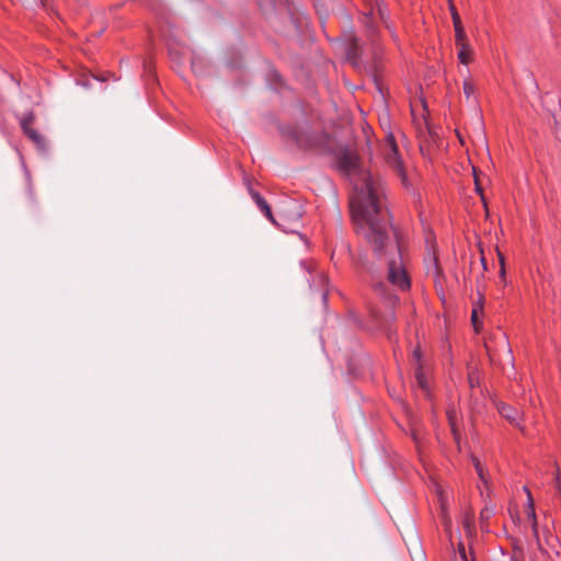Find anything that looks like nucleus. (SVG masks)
Wrapping results in <instances>:
<instances>
[{
	"mask_svg": "<svg viewBox=\"0 0 561 561\" xmlns=\"http://www.w3.org/2000/svg\"><path fill=\"white\" fill-rule=\"evenodd\" d=\"M355 232L363 238L379 257L388 260V280L400 289L410 288V279L402 259L401 247L390 234V216L381 179L368 173L364 187L351 199Z\"/></svg>",
	"mask_w": 561,
	"mask_h": 561,
	"instance_id": "nucleus-1",
	"label": "nucleus"
},
{
	"mask_svg": "<svg viewBox=\"0 0 561 561\" xmlns=\"http://www.w3.org/2000/svg\"><path fill=\"white\" fill-rule=\"evenodd\" d=\"M382 154L387 165L392 169L401 179L403 185L408 186V176L404 168V162L399 153L398 146L394 137L390 134L385 138L382 145Z\"/></svg>",
	"mask_w": 561,
	"mask_h": 561,
	"instance_id": "nucleus-2",
	"label": "nucleus"
},
{
	"mask_svg": "<svg viewBox=\"0 0 561 561\" xmlns=\"http://www.w3.org/2000/svg\"><path fill=\"white\" fill-rule=\"evenodd\" d=\"M336 164L341 173L351 175L358 170V156L351 149L342 148L336 153Z\"/></svg>",
	"mask_w": 561,
	"mask_h": 561,
	"instance_id": "nucleus-3",
	"label": "nucleus"
},
{
	"mask_svg": "<svg viewBox=\"0 0 561 561\" xmlns=\"http://www.w3.org/2000/svg\"><path fill=\"white\" fill-rule=\"evenodd\" d=\"M497 410L500 414L507 420L512 425L518 427L523 433L525 432L524 426L522 425L523 421V412L518 409L511 407L506 403H500L497 405Z\"/></svg>",
	"mask_w": 561,
	"mask_h": 561,
	"instance_id": "nucleus-4",
	"label": "nucleus"
},
{
	"mask_svg": "<svg viewBox=\"0 0 561 561\" xmlns=\"http://www.w3.org/2000/svg\"><path fill=\"white\" fill-rule=\"evenodd\" d=\"M386 11L379 3V0H375V7H373L368 13L365 14V24L366 27L374 32L375 22L379 19L381 22L386 23Z\"/></svg>",
	"mask_w": 561,
	"mask_h": 561,
	"instance_id": "nucleus-5",
	"label": "nucleus"
},
{
	"mask_svg": "<svg viewBox=\"0 0 561 561\" xmlns=\"http://www.w3.org/2000/svg\"><path fill=\"white\" fill-rule=\"evenodd\" d=\"M458 48V59L461 64L468 65L472 61L473 50L469 44V42L466 43H459L456 44Z\"/></svg>",
	"mask_w": 561,
	"mask_h": 561,
	"instance_id": "nucleus-6",
	"label": "nucleus"
},
{
	"mask_svg": "<svg viewBox=\"0 0 561 561\" xmlns=\"http://www.w3.org/2000/svg\"><path fill=\"white\" fill-rule=\"evenodd\" d=\"M251 196L252 198L254 199V202L256 203V205L259 206V208L264 213V215L275 225L277 226H280V224H278L274 217H273V214H272V210L268 206V204L266 203V201L257 193V192H252L251 193Z\"/></svg>",
	"mask_w": 561,
	"mask_h": 561,
	"instance_id": "nucleus-7",
	"label": "nucleus"
},
{
	"mask_svg": "<svg viewBox=\"0 0 561 561\" xmlns=\"http://www.w3.org/2000/svg\"><path fill=\"white\" fill-rule=\"evenodd\" d=\"M527 516L531 519V527H533L534 536L537 540L538 549L542 553H546V550L542 548V545H541L539 536H538V530H537L538 523H537L535 507H527Z\"/></svg>",
	"mask_w": 561,
	"mask_h": 561,
	"instance_id": "nucleus-8",
	"label": "nucleus"
},
{
	"mask_svg": "<svg viewBox=\"0 0 561 561\" xmlns=\"http://www.w3.org/2000/svg\"><path fill=\"white\" fill-rule=\"evenodd\" d=\"M346 54H347V57L351 60H353L354 62H356V60L359 58V56H360V48H359V44H358V41H357L356 37H352L350 39V44H348Z\"/></svg>",
	"mask_w": 561,
	"mask_h": 561,
	"instance_id": "nucleus-9",
	"label": "nucleus"
},
{
	"mask_svg": "<svg viewBox=\"0 0 561 561\" xmlns=\"http://www.w3.org/2000/svg\"><path fill=\"white\" fill-rule=\"evenodd\" d=\"M455 28V44L468 42L467 34L462 26V23L454 24Z\"/></svg>",
	"mask_w": 561,
	"mask_h": 561,
	"instance_id": "nucleus-10",
	"label": "nucleus"
},
{
	"mask_svg": "<svg viewBox=\"0 0 561 561\" xmlns=\"http://www.w3.org/2000/svg\"><path fill=\"white\" fill-rule=\"evenodd\" d=\"M472 462H473L474 469H476L481 482L485 486H488V478H486V473L483 469L482 463L480 462V460L477 457H472Z\"/></svg>",
	"mask_w": 561,
	"mask_h": 561,
	"instance_id": "nucleus-11",
	"label": "nucleus"
},
{
	"mask_svg": "<svg viewBox=\"0 0 561 561\" xmlns=\"http://www.w3.org/2000/svg\"><path fill=\"white\" fill-rule=\"evenodd\" d=\"M476 93V84L470 78L463 80V94L469 100Z\"/></svg>",
	"mask_w": 561,
	"mask_h": 561,
	"instance_id": "nucleus-12",
	"label": "nucleus"
},
{
	"mask_svg": "<svg viewBox=\"0 0 561 561\" xmlns=\"http://www.w3.org/2000/svg\"><path fill=\"white\" fill-rule=\"evenodd\" d=\"M415 379H416V382L420 386V388H422L423 390L426 391L427 390V379H426L424 373L422 371L421 366H419L415 371Z\"/></svg>",
	"mask_w": 561,
	"mask_h": 561,
	"instance_id": "nucleus-13",
	"label": "nucleus"
},
{
	"mask_svg": "<svg viewBox=\"0 0 561 561\" xmlns=\"http://www.w3.org/2000/svg\"><path fill=\"white\" fill-rule=\"evenodd\" d=\"M27 137L39 148L45 149L44 138L34 129Z\"/></svg>",
	"mask_w": 561,
	"mask_h": 561,
	"instance_id": "nucleus-14",
	"label": "nucleus"
},
{
	"mask_svg": "<svg viewBox=\"0 0 561 561\" xmlns=\"http://www.w3.org/2000/svg\"><path fill=\"white\" fill-rule=\"evenodd\" d=\"M32 123H33V116H31V115L28 117L23 118L21 122L22 129L26 136L34 130L31 126Z\"/></svg>",
	"mask_w": 561,
	"mask_h": 561,
	"instance_id": "nucleus-15",
	"label": "nucleus"
},
{
	"mask_svg": "<svg viewBox=\"0 0 561 561\" xmlns=\"http://www.w3.org/2000/svg\"><path fill=\"white\" fill-rule=\"evenodd\" d=\"M448 2H449V11H450L451 19H453V24L461 23L460 15H459L454 2L451 0H448Z\"/></svg>",
	"mask_w": 561,
	"mask_h": 561,
	"instance_id": "nucleus-16",
	"label": "nucleus"
},
{
	"mask_svg": "<svg viewBox=\"0 0 561 561\" xmlns=\"http://www.w3.org/2000/svg\"><path fill=\"white\" fill-rule=\"evenodd\" d=\"M448 419H449V423L451 426L454 438H455V440L458 442L459 440V432L457 431V428L455 426V412L454 411L448 412Z\"/></svg>",
	"mask_w": 561,
	"mask_h": 561,
	"instance_id": "nucleus-17",
	"label": "nucleus"
},
{
	"mask_svg": "<svg viewBox=\"0 0 561 561\" xmlns=\"http://www.w3.org/2000/svg\"><path fill=\"white\" fill-rule=\"evenodd\" d=\"M427 273H432L435 277L440 274V270L438 267L437 259H434L431 266L427 268Z\"/></svg>",
	"mask_w": 561,
	"mask_h": 561,
	"instance_id": "nucleus-18",
	"label": "nucleus"
},
{
	"mask_svg": "<svg viewBox=\"0 0 561 561\" xmlns=\"http://www.w3.org/2000/svg\"><path fill=\"white\" fill-rule=\"evenodd\" d=\"M554 481H556V489L558 494L561 496V485H560V469L558 465L556 463V474H554Z\"/></svg>",
	"mask_w": 561,
	"mask_h": 561,
	"instance_id": "nucleus-19",
	"label": "nucleus"
},
{
	"mask_svg": "<svg viewBox=\"0 0 561 561\" xmlns=\"http://www.w3.org/2000/svg\"><path fill=\"white\" fill-rule=\"evenodd\" d=\"M458 552H459V557L461 559V561H468V558H467V554H466V550H465V546L462 542H460L458 545Z\"/></svg>",
	"mask_w": 561,
	"mask_h": 561,
	"instance_id": "nucleus-20",
	"label": "nucleus"
},
{
	"mask_svg": "<svg viewBox=\"0 0 561 561\" xmlns=\"http://www.w3.org/2000/svg\"><path fill=\"white\" fill-rule=\"evenodd\" d=\"M524 490L527 493V507H535L534 499L530 491L528 490L527 486H525Z\"/></svg>",
	"mask_w": 561,
	"mask_h": 561,
	"instance_id": "nucleus-21",
	"label": "nucleus"
},
{
	"mask_svg": "<svg viewBox=\"0 0 561 561\" xmlns=\"http://www.w3.org/2000/svg\"><path fill=\"white\" fill-rule=\"evenodd\" d=\"M471 321H472L476 330L478 331L479 330V328H478V308H473L472 313H471Z\"/></svg>",
	"mask_w": 561,
	"mask_h": 561,
	"instance_id": "nucleus-22",
	"label": "nucleus"
},
{
	"mask_svg": "<svg viewBox=\"0 0 561 561\" xmlns=\"http://www.w3.org/2000/svg\"><path fill=\"white\" fill-rule=\"evenodd\" d=\"M473 174H474L476 190H477V192H479V193L481 194V192H482V187H481V185H480V182H479V179H478V174H477L476 169H473Z\"/></svg>",
	"mask_w": 561,
	"mask_h": 561,
	"instance_id": "nucleus-23",
	"label": "nucleus"
},
{
	"mask_svg": "<svg viewBox=\"0 0 561 561\" xmlns=\"http://www.w3.org/2000/svg\"><path fill=\"white\" fill-rule=\"evenodd\" d=\"M412 356H413V359H414L415 362H417V363L420 362V358H421V351H420V348H419V347H417L416 350H414V351H413V355H412Z\"/></svg>",
	"mask_w": 561,
	"mask_h": 561,
	"instance_id": "nucleus-24",
	"label": "nucleus"
},
{
	"mask_svg": "<svg viewBox=\"0 0 561 561\" xmlns=\"http://www.w3.org/2000/svg\"><path fill=\"white\" fill-rule=\"evenodd\" d=\"M491 514H492V511H491V510H489V508H484V510L481 512V517H482V518L488 519V518L491 516Z\"/></svg>",
	"mask_w": 561,
	"mask_h": 561,
	"instance_id": "nucleus-25",
	"label": "nucleus"
},
{
	"mask_svg": "<svg viewBox=\"0 0 561 561\" xmlns=\"http://www.w3.org/2000/svg\"><path fill=\"white\" fill-rule=\"evenodd\" d=\"M500 261H501V277H504L505 276V268H504V259L502 255H500Z\"/></svg>",
	"mask_w": 561,
	"mask_h": 561,
	"instance_id": "nucleus-26",
	"label": "nucleus"
},
{
	"mask_svg": "<svg viewBox=\"0 0 561 561\" xmlns=\"http://www.w3.org/2000/svg\"><path fill=\"white\" fill-rule=\"evenodd\" d=\"M553 540H554L553 536L551 534H548L546 537L547 545H551Z\"/></svg>",
	"mask_w": 561,
	"mask_h": 561,
	"instance_id": "nucleus-27",
	"label": "nucleus"
},
{
	"mask_svg": "<svg viewBox=\"0 0 561 561\" xmlns=\"http://www.w3.org/2000/svg\"><path fill=\"white\" fill-rule=\"evenodd\" d=\"M415 550H416V553H419L420 557L422 558V551H421L420 547L417 546L416 541H415Z\"/></svg>",
	"mask_w": 561,
	"mask_h": 561,
	"instance_id": "nucleus-28",
	"label": "nucleus"
},
{
	"mask_svg": "<svg viewBox=\"0 0 561 561\" xmlns=\"http://www.w3.org/2000/svg\"><path fill=\"white\" fill-rule=\"evenodd\" d=\"M511 561H520V559L517 556H513Z\"/></svg>",
	"mask_w": 561,
	"mask_h": 561,
	"instance_id": "nucleus-29",
	"label": "nucleus"
}]
</instances>
